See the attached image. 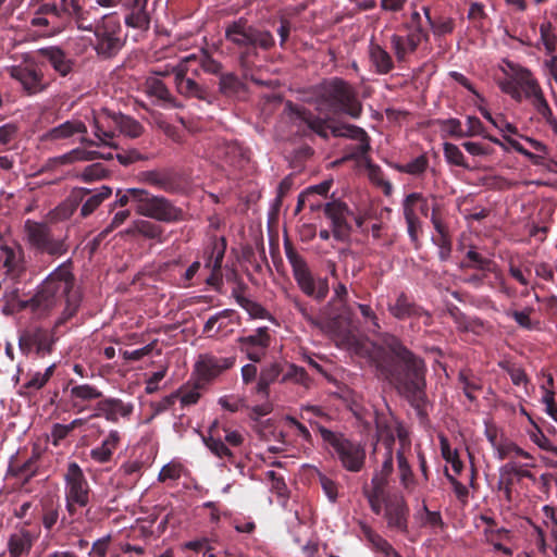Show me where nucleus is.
I'll list each match as a JSON object with an SVG mask.
<instances>
[{
	"mask_svg": "<svg viewBox=\"0 0 557 557\" xmlns=\"http://www.w3.org/2000/svg\"><path fill=\"white\" fill-rule=\"evenodd\" d=\"M386 347L379 348L371 357L377 379L391 384L420 418H426L425 362L395 336L386 342Z\"/></svg>",
	"mask_w": 557,
	"mask_h": 557,
	"instance_id": "nucleus-1",
	"label": "nucleus"
},
{
	"mask_svg": "<svg viewBox=\"0 0 557 557\" xmlns=\"http://www.w3.org/2000/svg\"><path fill=\"white\" fill-rule=\"evenodd\" d=\"M309 92V101L321 114H346L358 119L362 113V104L358 100L354 87L343 78L323 79L320 84L311 87Z\"/></svg>",
	"mask_w": 557,
	"mask_h": 557,
	"instance_id": "nucleus-2",
	"label": "nucleus"
},
{
	"mask_svg": "<svg viewBox=\"0 0 557 557\" xmlns=\"http://www.w3.org/2000/svg\"><path fill=\"white\" fill-rule=\"evenodd\" d=\"M131 206L137 214L159 222L177 223L185 221L186 213L170 199L153 195L145 188L117 189L115 200L110 205L111 210Z\"/></svg>",
	"mask_w": 557,
	"mask_h": 557,
	"instance_id": "nucleus-3",
	"label": "nucleus"
},
{
	"mask_svg": "<svg viewBox=\"0 0 557 557\" xmlns=\"http://www.w3.org/2000/svg\"><path fill=\"white\" fill-rule=\"evenodd\" d=\"M47 16L30 17L29 25L41 36L51 37L65 30L72 23L78 29L92 32L98 21L91 15V10L84 9L81 3L74 4Z\"/></svg>",
	"mask_w": 557,
	"mask_h": 557,
	"instance_id": "nucleus-4",
	"label": "nucleus"
},
{
	"mask_svg": "<svg viewBox=\"0 0 557 557\" xmlns=\"http://www.w3.org/2000/svg\"><path fill=\"white\" fill-rule=\"evenodd\" d=\"M69 260L59 265L41 284L37 294L32 298L36 309L49 310L61 300H67L71 295H81L74 289V275Z\"/></svg>",
	"mask_w": 557,
	"mask_h": 557,
	"instance_id": "nucleus-5",
	"label": "nucleus"
},
{
	"mask_svg": "<svg viewBox=\"0 0 557 557\" xmlns=\"http://www.w3.org/2000/svg\"><path fill=\"white\" fill-rule=\"evenodd\" d=\"M225 39L239 49H246L242 53V61L250 54L256 55V48L268 51L275 46L274 36L270 30L249 25L245 17H239L226 26Z\"/></svg>",
	"mask_w": 557,
	"mask_h": 557,
	"instance_id": "nucleus-6",
	"label": "nucleus"
},
{
	"mask_svg": "<svg viewBox=\"0 0 557 557\" xmlns=\"http://www.w3.org/2000/svg\"><path fill=\"white\" fill-rule=\"evenodd\" d=\"M284 250L286 258L292 265L294 278L300 290L315 301H323L329 292V281L326 277L314 278L311 274L306 260L296 251L292 242L286 238L284 240Z\"/></svg>",
	"mask_w": 557,
	"mask_h": 557,
	"instance_id": "nucleus-7",
	"label": "nucleus"
},
{
	"mask_svg": "<svg viewBox=\"0 0 557 557\" xmlns=\"http://www.w3.org/2000/svg\"><path fill=\"white\" fill-rule=\"evenodd\" d=\"M322 440L333 449L342 467L349 472H359L366 463V449L359 443L347 438L344 434L333 432L322 425L318 426Z\"/></svg>",
	"mask_w": 557,
	"mask_h": 557,
	"instance_id": "nucleus-8",
	"label": "nucleus"
},
{
	"mask_svg": "<svg viewBox=\"0 0 557 557\" xmlns=\"http://www.w3.org/2000/svg\"><path fill=\"white\" fill-rule=\"evenodd\" d=\"M92 48L97 55L103 60L116 57L125 46V37L120 18L115 14H107L99 20L95 29Z\"/></svg>",
	"mask_w": 557,
	"mask_h": 557,
	"instance_id": "nucleus-9",
	"label": "nucleus"
},
{
	"mask_svg": "<svg viewBox=\"0 0 557 557\" xmlns=\"http://www.w3.org/2000/svg\"><path fill=\"white\" fill-rule=\"evenodd\" d=\"M24 233L29 247L39 253L57 258L69 250L65 238L55 237L48 223L28 219L24 223Z\"/></svg>",
	"mask_w": 557,
	"mask_h": 557,
	"instance_id": "nucleus-10",
	"label": "nucleus"
},
{
	"mask_svg": "<svg viewBox=\"0 0 557 557\" xmlns=\"http://www.w3.org/2000/svg\"><path fill=\"white\" fill-rule=\"evenodd\" d=\"M65 481V508L70 517H74L77 508H84L89 504L90 486L76 462H70L64 474Z\"/></svg>",
	"mask_w": 557,
	"mask_h": 557,
	"instance_id": "nucleus-11",
	"label": "nucleus"
},
{
	"mask_svg": "<svg viewBox=\"0 0 557 557\" xmlns=\"http://www.w3.org/2000/svg\"><path fill=\"white\" fill-rule=\"evenodd\" d=\"M8 72L26 96L41 94L50 85L46 79L41 65L30 57H26L20 64L9 67Z\"/></svg>",
	"mask_w": 557,
	"mask_h": 557,
	"instance_id": "nucleus-12",
	"label": "nucleus"
},
{
	"mask_svg": "<svg viewBox=\"0 0 557 557\" xmlns=\"http://www.w3.org/2000/svg\"><path fill=\"white\" fill-rule=\"evenodd\" d=\"M58 337L54 331L40 326L29 327L21 332L18 348L25 356L35 354L39 358L51 355Z\"/></svg>",
	"mask_w": 557,
	"mask_h": 557,
	"instance_id": "nucleus-13",
	"label": "nucleus"
},
{
	"mask_svg": "<svg viewBox=\"0 0 557 557\" xmlns=\"http://www.w3.org/2000/svg\"><path fill=\"white\" fill-rule=\"evenodd\" d=\"M223 70V64L215 60L207 49H200L197 53L184 57L177 65L171 67L172 73L198 77L200 72L218 75Z\"/></svg>",
	"mask_w": 557,
	"mask_h": 557,
	"instance_id": "nucleus-14",
	"label": "nucleus"
},
{
	"mask_svg": "<svg viewBox=\"0 0 557 557\" xmlns=\"http://www.w3.org/2000/svg\"><path fill=\"white\" fill-rule=\"evenodd\" d=\"M387 310L393 318L399 321L422 320L424 325L432 323V315L418 305L406 292H399L387 304Z\"/></svg>",
	"mask_w": 557,
	"mask_h": 557,
	"instance_id": "nucleus-15",
	"label": "nucleus"
},
{
	"mask_svg": "<svg viewBox=\"0 0 557 557\" xmlns=\"http://www.w3.org/2000/svg\"><path fill=\"white\" fill-rule=\"evenodd\" d=\"M87 134V126L85 123L77 119L67 120L42 134L41 140L44 143L59 144L65 140H70L75 136L79 135V141L85 146L97 145L96 140H92L85 135Z\"/></svg>",
	"mask_w": 557,
	"mask_h": 557,
	"instance_id": "nucleus-16",
	"label": "nucleus"
},
{
	"mask_svg": "<svg viewBox=\"0 0 557 557\" xmlns=\"http://www.w3.org/2000/svg\"><path fill=\"white\" fill-rule=\"evenodd\" d=\"M238 348L252 362H260L271 345L268 326L258 327L253 333L239 336L236 339Z\"/></svg>",
	"mask_w": 557,
	"mask_h": 557,
	"instance_id": "nucleus-17",
	"label": "nucleus"
},
{
	"mask_svg": "<svg viewBox=\"0 0 557 557\" xmlns=\"http://www.w3.org/2000/svg\"><path fill=\"white\" fill-rule=\"evenodd\" d=\"M324 214L332 223V235L338 242H347L351 234V226L347 221L350 214L348 206L341 200H332L324 205Z\"/></svg>",
	"mask_w": 557,
	"mask_h": 557,
	"instance_id": "nucleus-18",
	"label": "nucleus"
},
{
	"mask_svg": "<svg viewBox=\"0 0 557 557\" xmlns=\"http://www.w3.org/2000/svg\"><path fill=\"white\" fill-rule=\"evenodd\" d=\"M527 467H533V465H520L515 461H510L499 468L497 490L504 493L507 502L510 503L512 500V487L515 485V479H518V481H521V479H529L535 482V475L525 469Z\"/></svg>",
	"mask_w": 557,
	"mask_h": 557,
	"instance_id": "nucleus-19",
	"label": "nucleus"
},
{
	"mask_svg": "<svg viewBox=\"0 0 557 557\" xmlns=\"http://www.w3.org/2000/svg\"><path fill=\"white\" fill-rule=\"evenodd\" d=\"M409 512V507L403 497H387L385 500L384 518L388 529L403 534L407 533Z\"/></svg>",
	"mask_w": 557,
	"mask_h": 557,
	"instance_id": "nucleus-20",
	"label": "nucleus"
},
{
	"mask_svg": "<svg viewBox=\"0 0 557 557\" xmlns=\"http://www.w3.org/2000/svg\"><path fill=\"white\" fill-rule=\"evenodd\" d=\"M407 30V36L398 34L391 36L392 49L398 62H404L408 53H413L422 41L429 40V33L424 28Z\"/></svg>",
	"mask_w": 557,
	"mask_h": 557,
	"instance_id": "nucleus-21",
	"label": "nucleus"
},
{
	"mask_svg": "<svg viewBox=\"0 0 557 557\" xmlns=\"http://www.w3.org/2000/svg\"><path fill=\"white\" fill-rule=\"evenodd\" d=\"M37 53L44 58L61 77H67L75 71L76 60L59 46L40 48Z\"/></svg>",
	"mask_w": 557,
	"mask_h": 557,
	"instance_id": "nucleus-22",
	"label": "nucleus"
},
{
	"mask_svg": "<svg viewBox=\"0 0 557 557\" xmlns=\"http://www.w3.org/2000/svg\"><path fill=\"white\" fill-rule=\"evenodd\" d=\"M236 357H215L213 355H201L196 362V371L202 380L210 381L222 372L234 367Z\"/></svg>",
	"mask_w": 557,
	"mask_h": 557,
	"instance_id": "nucleus-23",
	"label": "nucleus"
},
{
	"mask_svg": "<svg viewBox=\"0 0 557 557\" xmlns=\"http://www.w3.org/2000/svg\"><path fill=\"white\" fill-rule=\"evenodd\" d=\"M177 92L185 98H194L207 103H212L214 95L212 90L197 82L194 77L173 73Z\"/></svg>",
	"mask_w": 557,
	"mask_h": 557,
	"instance_id": "nucleus-24",
	"label": "nucleus"
},
{
	"mask_svg": "<svg viewBox=\"0 0 557 557\" xmlns=\"http://www.w3.org/2000/svg\"><path fill=\"white\" fill-rule=\"evenodd\" d=\"M95 409L97 412L90 418L103 417L107 421L116 423L120 417H129L134 410V406L129 403H124L120 398L102 396V398L98 400Z\"/></svg>",
	"mask_w": 557,
	"mask_h": 557,
	"instance_id": "nucleus-25",
	"label": "nucleus"
},
{
	"mask_svg": "<svg viewBox=\"0 0 557 557\" xmlns=\"http://www.w3.org/2000/svg\"><path fill=\"white\" fill-rule=\"evenodd\" d=\"M67 387H70V398L72 401V407L76 409V411L83 412L86 409L84 403L100 400L103 396L102 392L99 391L96 386L91 384H75L73 380H70L67 383Z\"/></svg>",
	"mask_w": 557,
	"mask_h": 557,
	"instance_id": "nucleus-26",
	"label": "nucleus"
},
{
	"mask_svg": "<svg viewBox=\"0 0 557 557\" xmlns=\"http://www.w3.org/2000/svg\"><path fill=\"white\" fill-rule=\"evenodd\" d=\"M395 440L393 436L385 440L384 444L386 447V451L384 454V461L380 471H376L373 474L371 480V488L375 490L377 493H386V487L388 485V478L393 473L394 470V460H393V444Z\"/></svg>",
	"mask_w": 557,
	"mask_h": 557,
	"instance_id": "nucleus-27",
	"label": "nucleus"
},
{
	"mask_svg": "<svg viewBox=\"0 0 557 557\" xmlns=\"http://www.w3.org/2000/svg\"><path fill=\"white\" fill-rule=\"evenodd\" d=\"M141 175L146 183L168 194H176L182 189L181 183L172 172L153 170L143 172Z\"/></svg>",
	"mask_w": 557,
	"mask_h": 557,
	"instance_id": "nucleus-28",
	"label": "nucleus"
},
{
	"mask_svg": "<svg viewBox=\"0 0 557 557\" xmlns=\"http://www.w3.org/2000/svg\"><path fill=\"white\" fill-rule=\"evenodd\" d=\"M145 91L149 97L156 98L164 108H178L181 103L171 94L166 85L158 77H148L145 82Z\"/></svg>",
	"mask_w": 557,
	"mask_h": 557,
	"instance_id": "nucleus-29",
	"label": "nucleus"
},
{
	"mask_svg": "<svg viewBox=\"0 0 557 557\" xmlns=\"http://www.w3.org/2000/svg\"><path fill=\"white\" fill-rule=\"evenodd\" d=\"M286 108L298 120L304 122L311 131L323 138H327L329 125L324 119L314 115L311 111L287 101Z\"/></svg>",
	"mask_w": 557,
	"mask_h": 557,
	"instance_id": "nucleus-30",
	"label": "nucleus"
},
{
	"mask_svg": "<svg viewBox=\"0 0 557 557\" xmlns=\"http://www.w3.org/2000/svg\"><path fill=\"white\" fill-rule=\"evenodd\" d=\"M114 129L116 128L112 122V113L103 111L101 114L96 116L94 123V134L98 139V141H96V146L103 145L115 148L116 146L112 141L115 136Z\"/></svg>",
	"mask_w": 557,
	"mask_h": 557,
	"instance_id": "nucleus-31",
	"label": "nucleus"
},
{
	"mask_svg": "<svg viewBox=\"0 0 557 557\" xmlns=\"http://www.w3.org/2000/svg\"><path fill=\"white\" fill-rule=\"evenodd\" d=\"M331 132L335 137H348L359 141L357 146V154L363 156L368 153L371 149L370 147V138L367 132L356 125H344V126H333L331 127Z\"/></svg>",
	"mask_w": 557,
	"mask_h": 557,
	"instance_id": "nucleus-32",
	"label": "nucleus"
},
{
	"mask_svg": "<svg viewBox=\"0 0 557 557\" xmlns=\"http://www.w3.org/2000/svg\"><path fill=\"white\" fill-rule=\"evenodd\" d=\"M99 156L98 151L75 148L62 156L53 157L47 160L44 169L54 170L61 165L72 164L76 161H92Z\"/></svg>",
	"mask_w": 557,
	"mask_h": 557,
	"instance_id": "nucleus-33",
	"label": "nucleus"
},
{
	"mask_svg": "<svg viewBox=\"0 0 557 557\" xmlns=\"http://www.w3.org/2000/svg\"><path fill=\"white\" fill-rule=\"evenodd\" d=\"M216 156L231 166H242L248 160L247 150L237 141H224L216 148Z\"/></svg>",
	"mask_w": 557,
	"mask_h": 557,
	"instance_id": "nucleus-34",
	"label": "nucleus"
},
{
	"mask_svg": "<svg viewBox=\"0 0 557 557\" xmlns=\"http://www.w3.org/2000/svg\"><path fill=\"white\" fill-rule=\"evenodd\" d=\"M81 200L83 201L81 208V215L87 218L102 203L103 200L108 199L112 195V188L109 186H101L96 193H91L89 189L82 188Z\"/></svg>",
	"mask_w": 557,
	"mask_h": 557,
	"instance_id": "nucleus-35",
	"label": "nucleus"
},
{
	"mask_svg": "<svg viewBox=\"0 0 557 557\" xmlns=\"http://www.w3.org/2000/svg\"><path fill=\"white\" fill-rule=\"evenodd\" d=\"M79 3V0H30L29 10L32 17L47 16L58 11L72 8L74 4Z\"/></svg>",
	"mask_w": 557,
	"mask_h": 557,
	"instance_id": "nucleus-36",
	"label": "nucleus"
},
{
	"mask_svg": "<svg viewBox=\"0 0 557 557\" xmlns=\"http://www.w3.org/2000/svg\"><path fill=\"white\" fill-rule=\"evenodd\" d=\"M121 441L120 433L115 430L110 431L108 436L102 441L101 445L90 450L92 460L99 463H106L111 460L114 450Z\"/></svg>",
	"mask_w": 557,
	"mask_h": 557,
	"instance_id": "nucleus-37",
	"label": "nucleus"
},
{
	"mask_svg": "<svg viewBox=\"0 0 557 557\" xmlns=\"http://www.w3.org/2000/svg\"><path fill=\"white\" fill-rule=\"evenodd\" d=\"M33 546V535L30 531L22 529L13 533L8 542L10 557H21L29 553Z\"/></svg>",
	"mask_w": 557,
	"mask_h": 557,
	"instance_id": "nucleus-38",
	"label": "nucleus"
},
{
	"mask_svg": "<svg viewBox=\"0 0 557 557\" xmlns=\"http://www.w3.org/2000/svg\"><path fill=\"white\" fill-rule=\"evenodd\" d=\"M216 76L219 77V92L223 97H236L245 88V84L235 73H223V70H221L220 74Z\"/></svg>",
	"mask_w": 557,
	"mask_h": 557,
	"instance_id": "nucleus-39",
	"label": "nucleus"
},
{
	"mask_svg": "<svg viewBox=\"0 0 557 557\" xmlns=\"http://www.w3.org/2000/svg\"><path fill=\"white\" fill-rule=\"evenodd\" d=\"M112 122L120 133L131 138H137L144 132L143 125L137 120L122 113H112Z\"/></svg>",
	"mask_w": 557,
	"mask_h": 557,
	"instance_id": "nucleus-40",
	"label": "nucleus"
},
{
	"mask_svg": "<svg viewBox=\"0 0 557 557\" xmlns=\"http://www.w3.org/2000/svg\"><path fill=\"white\" fill-rule=\"evenodd\" d=\"M458 384L470 401H475L478 398L475 393L482 391L483 388L481 379L474 375L470 370L459 371Z\"/></svg>",
	"mask_w": 557,
	"mask_h": 557,
	"instance_id": "nucleus-41",
	"label": "nucleus"
},
{
	"mask_svg": "<svg viewBox=\"0 0 557 557\" xmlns=\"http://www.w3.org/2000/svg\"><path fill=\"white\" fill-rule=\"evenodd\" d=\"M519 84L522 99L525 98L531 101L543 91L539 81L533 76L532 72L525 67L519 69Z\"/></svg>",
	"mask_w": 557,
	"mask_h": 557,
	"instance_id": "nucleus-42",
	"label": "nucleus"
},
{
	"mask_svg": "<svg viewBox=\"0 0 557 557\" xmlns=\"http://www.w3.org/2000/svg\"><path fill=\"white\" fill-rule=\"evenodd\" d=\"M370 59L379 74H387L394 69L391 54L377 44L370 45Z\"/></svg>",
	"mask_w": 557,
	"mask_h": 557,
	"instance_id": "nucleus-43",
	"label": "nucleus"
},
{
	"mask_svg": "<svg viewBox=\"0 0 557 557\" xmlns=\"http://www.w3.org/2000/svg\"><path fill=\"white\" fill-rule=\"evenodd\" d=\"M429 165L430 163L428 156L422 153L408 163H394L392 164V168L399 173L409 174L414 177H421L429 169Z\"/></svg>",
	"mask_w": 557,
	"mask_h": 557,
	"instance_id": "nucleus-44",
	"label": "nucleus"
},
{
	"mask_svg": "<svg viewBox=\"0 0 557 557\" xmlns=\"http://www.w3.org/2000/svg\"><path fill=\"white\" fill-rule=\"evenodd\" d=\"M61 504L59 499L46 497L41 500L42 524L46 530H52L59 520Z\"/></svg>",
	"mask_w": 557,
	"mask_h": 557,
	"instance_id": "nucleus-45",
	"label": "nucleus"
},
{
	"mask_svg": "<svg viewBox=\"0 0 557 557\" xmlns=\"http://www.w3.org/2000/svg\"><path fill=\"white\" fill-rule=\"evenodd\" d=\"M131 12L125 16V24L128 27L137 29H148L150 16L147 12V5H127Z\"/></svg>",
	"mask_w": 557,
	"mask_h": 557,
	"instance_id": "nucleus-46",
	"label": "nucleus"
},
{
	"mask_svg": "<svg viewBox=\"0 0 557 557\" xmlns=\"http://www.w3.org/2000/svg\"><path fill=\"white\" fill-rule=\"evenodd\" d=\"M213 430H210V435L205 438V444L209 450L219 457L220 459H226L231 463L235 462V456L226 444L220 438L212 434Z\"/></svg>",
	"mask_w": 557,
	"mask_h": 557,
	"instance_id": "nucleus-47",
	"label": "nucleus"
},
{
	"mask_svg": "<svg viewBox=\"0 0 557 557\" xmlns=\"http://www.w3.org/2000/svg\"><path fill=\"white\" fill-rule=\"evenodd\" d=\"M399 479L403 487L407 491H411L416 484L414 475L403 450H398L396 454Z\"/></svg>",
	"mask_w": 557,
	"mask_h": 557,
	"instance_id": "nucleus-48",
	"label": "nucleus"
},
{
	"mask_svg": "<svg viewBox=\"0 0 557 557\" xmlns=\"http://www.w3.org/2000/svg\"><path fill=\"white\" fill-rule=\"evenodd\" d=\"M423 12L434 36L441 37L454 32L455 21L451 17H438L437 20H432L430 9L428 7L423 8Z\"/></svg>",
	"mask_w": 557,
	"mask_h": 557,
	"instance_id": "nucleus-49",
	"label": "nucleus"
},
{
	"mask_svg": "<svg viewBox=\"0 0 557 557\" xmlns=\"http://www.w3.org/2000/svg\"><path fill=\"white\" fill-rule=\"evenodd\" d=\"M494 265L495 263L491 259L483 257L473 249L466 253V261L461 263V268L476 269L485 272H492Z\"/></svg>",
	"mask_w": 557,
	"mask_h": 557,
	"instance_id": "nucleus-50",
	"label": "nucleus"
},
{
	"mask_svg": "<svg viewBox=\"0 0 557 557\" xmlns=\"http://www.w3.org/2000/svg\"><path fill=\"white\" fill-rule=\"evenodd\" d=\"M82 297L81 295H71L69 296V299L65 300V308L63 309L61 315L58 318V320L54 323V326L52 331L57 334L59 332V329L64 325L70 319H72L79 306H81Z\"/></svg>",
	"mask_w": 557,
	"mask_h": 557,
	"instance_id": "nucleus-51",
	"label": "nucleus"
},
{
	"mask_svg": "<svg viewBox=\"0 0 557 557\" xmlns=\"http://www.w3.org/2000/svg\"><path fill=\"white\" fill-rule=\"evenodd\" d=\"M136 230L139 232V236L147 239H156L159 243L164 242L163 233L164 230L159 224H156L148 220L136 221Z\"/></svg>",
	"mask_w": 557,
	"mask_h": 557,
	"instance_id": "nucleus-52",
	"label": "nucleus"
},
{
	"mask_svg": "<svg viewBox=\"0 0 557 557\" xmlns=\"http://www.w3.org/2000/svg\"><path fill=\"white\" fill-rule=\"evenodd\" d=\"M404 218L407 224V232L414 248L420 247L419 232L421 231V222L414 210L406 209L404 211Z\"/></svg>",
	"mask_w": 557,
	"mask_h": 557,
	"instance_id": "nucleus-53",
	"label": "nucleus"
},
{
	"mask_svg": "<svg viewBox=\"0 0 557 557\" xmlns=\"http://www.w3.org/2000/svg\"><path fill=\"white\" fill-rule=\"evenodd\" d=\"M540 37L545 47L546 53H555L557 48V35L555 34L554 26L549 21H545L540 25Z\"/></svg>",
	"mask_w": 557,
	"mask_h": 557,
	"instance_id": "nucleus-54",
	"label": "nucleus"
},
{
	"mask_svg": "<svg viewBox=\"0 0 557 557\" xmlns=\"http://www.w3.org/2000/svg\"><path fill=\"white\" fill-rule=\"evenodd\" d=\"M55 370V364L49 366L44 373L35 372L32 374L30 379L23 384V388L27 391H39L41 389L48 381L51 379Z\"/></svg>",
	"mask_w": 557,
	"mask_h": 557,
	"instance_id": "nucleus-55",
	"label": "nucleus"
},
{
	"mask_svg": "<svg viewBox=\"0 0 557 557\" xmlns=\"http://www.w3.org/2000/svg\"><path fill=\"white\" fill-rule=\"evenodd\" d=\"M3 252V268L7 269V272L12 274L13 276H17L22 270V261L21 256L15 252L13 248L4 247L2 249Z\"/></svg>",
	"mask_w": 557,
	"mask_h": 557,
	"instance_id": "nucleus-56",
	"label": "nucleus"
},
{
	"mask_svg": "<svg viewBox=\"0 0 557 557\" xmlns=\"http://www.w3.org/2000/svg\"><path fill=\"white\" fill-rule=\"evenodd\" d=\"M227 247V242L225 237H212L211 243L207 247L209 253L211 255V259H214V268L222 269L223 259L225 256Z\"/></svg>",
	"mask_w": 557,
	"mask_h": 557,
	"instance_id": "nucleus-57",
	"label": "nucleus"
},
{
	"mask_svg": "<svg viewBox=\"0 0 557 557\" xmlns=\"http://www.w3.org/2000/svg\"><path fill=\"white\" fill-rule=\"evenodd\" d=\"M362 531L364 537L375 550L381 552L382 554H384V556H386L388 553H392V549L394 547L379 533H376L369 527H363Z\"/></svg>",
	"mask_w": 557,
	"mask_h": 557,
	"instance_id": "nucleus-58",
	"label": "nucleus"
},
{
	"mask_svg": "<svg viewBox=\"0 0 557 557\" xmlns=\"http://www.w3.org/2000/svg\"><path fill=\"white\" fill-rule=\"evenodd\" d=\"M236 302L248 312L252 319H267L268 311L259 302L253 301L244 295L236 294Z\"/></svg>",
	"mask_w": 557,
	"mask_h": 557,
	"instance_id": "nucleus-59",
	"label": "nucleus"
},
{
	"mask_svg": "<svg viewBox=\"0 0 557 557\" xmlns=\"http://www.w3.org/2000/svg\"><path fill=\"white\" fill-rule=\"evenodd\" d=\"M497 457L500 460H504L506 458H515V457H523L525 459H533V457L525 450H523L521 447L516 445L512 442H502L497 446Z\"/></svg>",
	"mask_w": 557,
	"mask_h": 557,
	"instance_id": "nucleus-60",
	"label": "nucleus"
},
{
	"mask_svg": "<svg viewBox=\"0 0 557 557\" xmlns=\"http://www.w3.org/2000/svg\"><path fill=\"white\" fill-rule=\"evenodd\" d=\"M416 206H418V210L423 216H429V201L421 193H411L407 195L403 202L404 211L406 209H411L416 211Z\"/></svg>",
	"mask_w": 557,
	"mask_h": 557,
	"instance_id": "nucleus-61",
	"label": "nucleus"
},
{
	"mask_svg": "<svg viewBox=\"0 0 557 557\" xmlns=\"http://www.w3.org/2000/svg\"><path fill=\"white\" fill-rule=\"evenodd\" d=\"M443 151L444 157L448 163L463 169H470V165L467 163L462 151L455 144L445 143L443 146Z\"/></svg>",
	"mask_w": 557,
	"mask_h": 557,
	"instance_id": "nucleus-62",
	"label": "nucleus"
},
{
	"mask_svg": "<svg viewBox=\"0 0 557 557\" xmlns=\"http://www.w3.org/2000/svg\"><path fill=\"white\" fill-rule=\"evenodd\" d=\"M294 306L307 320L311 321L315 325H319L322 330L333 332V333L338 331L339 319H341L339 315L333 317V318H327L324 321H322L321 323H318V322H314L311 318H309V315L307 313L306 305L302 304L300 300L295 299Z\"/></svg>",
	"mask_w": 557,
	"mask_h": 557,
	"instance_id": "nucleus-63",
	"label": "nucleus"
},
{
	"mask_svg": "<svg viewBox=\"0 0 557 557\" xmlns=\"http://www.w3.org/2000/svg\"><path fill=\"white\" fill-rule=\"evenodd\" d=\"M498 87L503 92L509 95L515 101H522V92L519 84V70L516 72L515 77L499 82Z\"/></svg>",
	"mask_w": 557,
	"mask_h": 557,
	"instance_id": "nucleus-64",
	"label": "nucleus"
}]
</instances>
